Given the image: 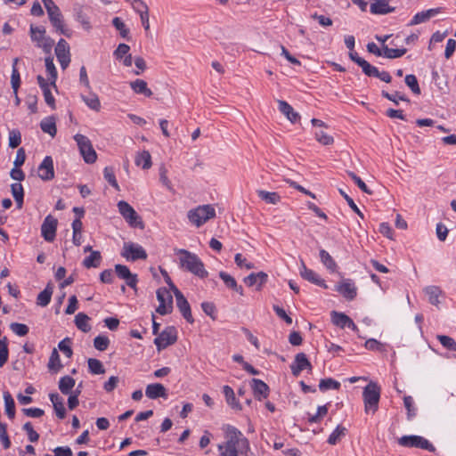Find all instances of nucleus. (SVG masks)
<instances>
[{
  "instance_id": "1",
  "label": "nucleus",
  "mask_w": 456,
  "mask_h": 456,
  "mask_svg": "<svg viewBox=\"0 0 456 456\" xmlns=\"http://www.w3.org/2000/svg\"><path fill=\"white\" fill-rule=\"evenodd\" d=\"M225 443L217 445L220 456H239L247 453L249 450L248 440L235 427L224 425L223 427Z\"/></svg>"
},
{
  "instance_id": "2",
  "label": "nucleus",
  "mask_w": 456,
  "mask_h": 456,
  "mask_svg": "<svg viewBox=\"0 0 456 456\" xmlns=\"http://www.w3.org/2000/svg\"><path fill=\"white\" fill-rule=\"evenodd\" d=\"M175 252L178 256L179 265L182 269L200 279L208 277V273L205 269L203 262L196 254L183 248L175 249Z\"/></svg>"
},
{
  "instance_id": "3",
  "label": "nucleus",
  "mask_w": 456,
  "mask_h": 456,
  "mask_svg": "<svg viewBox=\"0 0 456 456\" xmlns=\"http://www.w3.org/2000/svg\"><path fill=\"white\" fill-rule=\"evenodd\" d=\"M216 216V210L212 205H201L188 211L189 221L197 227L201 226Z\"/></svg>"
},
{
  "instance_id": "4",
  "label": "nucleus",
  "mask_w": 456,
  "mask_h": 456,
  "mask_svg": "<svg viewBox=\"0 0 456 456\" xmlns=\"http://www.w3.org/2000/svg\"><path fill=\"white\" fill-rule=\"evenodd\" d=\"M365 411L375 413L379 407L380 387L375 382H370L362 392Z\"/></svg>"
},
{
  "instance_id": "5",
  "label": "nucleus",
  "mask_w": 456,
  "mask_h": 456,
  "mask_svg": "<svg viewBox=\"0 0 456 456\" xmlns=\"http://www.w3.org/2000/svg\"><path fill=\"white\" fill-rule=\"evenodd\" d=\"M118 208L123 218L132 227L144 228L143 222L141 216L136 213L134 208L125 200H120L118 203Z\"/></svg>"
},
{
  "instance_id": "6",
  "label": "nucleus",
  "mask_w": 456,
  "mask_h": 456,
  "mask_svg": "<svg viewBox=\"0 0 456 456\" xmlns=\"http://www.w3.org/2000/svg\"><path fill=\"white\" fill-rule=\"evenodd\" d=\"M74 140L76 141L80 154L82 155L84 160L88 164H93L97 159V154L93 148L91 141L86 135L77 134L74 136Z\"/></svg>"
},
{
  "instance_id": "7",
  "label": "nucleus",
  "mask_w": 456,
  "mask_h": 456,
  "mask_svg": "<svg viewBox=\"0 0 456 456\" xmlns=\"http://www.w3.org/2000/svg\"><path fill=\"white\" fill-rule=\"evenodd\" d=\"M121 256L128 261L144 260L147 258V253L144 248L134 242L124 243Z\"/></svg>"
},
{
  "instance_id": "8",
  "label": "nucleus",
  "mask_w": 456,
  "mask_h": 456,
  "mask_svg": "<svg viewBox=\"0 0 456 456\" xmlns=\"http://www.w3.org/2000/svg\"><path fill=\"white\" fill-rule=\"evenodd\" d=\"M177 340V332L175 327H167L159 335L154 339L159 351L167 348L168 346L173 345Z\"/></svg>"
},
{
  "instance_id": "9",
  "label": "nucleus",
  "mask_w": 456,
  "mask_h": 456,
  "mask_svg": "<svg viewBox=\"0 0 456 456\" xmlns=\"http://www.w3.org/2000/svg\"><path fill=\"white\" fill-rule=\"evenodd\" d=\"M157 299L159 302L156 311L161 315H166L173 310V297L166 288H159L157 290Z\"/></svg>"
},
{
  "instance_id": "10",
  "label": "nucleus",
  "mask_w": 456,
  "mask_h": 456,
  "mask_svg": "<svg viewBox=\"0 0 456 456\" xmlns=\"http://www.w3.org/2000/svg\"><path fill=\"white\" fill-rule=\"evenodd\" d=\"M399 444L405 447H416L434 452V445L426 438L419 436H404L399 439Z\"/></svg>"
},
{
  "instance_id": "11",
  "label": "nucleus",
  "mask_w": 456,
  "mask_h": 456,
  "mask_svg": "<svg viewBox=\"0 0 456 456\" xmlns=\"http://www.w3.org/2000/svg\"><path fill=\"white\" fill-rule=\"evenodd\" d=\"M30 37L32 41L37 43L38 47L50 49L53 44L50 38L45 37V29L41 26H30Z\"/></svg>"
},
{
  "instance_id": "12",
  "label": "nucleus",
  "mask_w": 456,
  "mask_h": 456,
  "mask_svg": "<svg viewBox=\"0 0 456 456\" xmlns=\"http://www.w3.org/2000/svg\"><path fill=\"white\" fill-rule=\"evenodd\" d=\"M57 224H58V220L56 218H54L53 216H52L51 215H48L45 218V220L41 225V233H42L43 238L46 241L52 242L54 240L55 236H56Z\"/></svg>"
},
{
  "instance_id": "13",
  "label": "nucleus",
  "mask_w": 456,
  "mask_h": 456,
  "mask_svg": "<svg viewBox=\"0 0 456 456\" xmlns=\"http://www.w3.org/2000/svg\"><path fill=\"white\" fill-rule=\"evenodd\" d=\"M55 54L62 69H65L70 62L69 44L64 39H60L55 47Z\"/></svg>"
},
{
  "instance_id": "14",
  "label": "nucleus",
  "mask_w": 456,
  "mask_h": 456,
  "mask_svg": "<svg viewBox=\"0 0 456 456\" xmlns=\"http://www.w3.org/2000/svg\"><path fill=\"white\" fill-rule=\"evenodd\" d=\"M115 272L118 278L126 281L127 286L134 289H136L137 275L132 273L127 266L118 264L115 265Z\"/></svg>"
},
{
  "instance_id": "15",
  "label": "nucleus",
  "mask_w": 456,
  "mask_h": 456,
  "mask_svg": "<svg viewBox=\"0 0 456 456\" xmlns=\"http://www.w3.org/2000/svg\"><path fill=\"white\" fill-rule=\"evenodd\" d=\"M176 305L183 314V318L190 323H193L194 319L191 314V306L185 297L179 289H175Z\"/></svg>"
},
{
  "instance_id": "16",
  "label": "nucleus",
  "mask_w": 456,
  "mask_h": 456,
  "mask_svg": "<svg viewBox=\"0 0 456 456\" xmlns=\"http://www.w3.org/2000/svg\"><path fill=\"white\" fill-rule=\"evenodd\" d=\"M38 176L43 181H50L54 177L53 160L52 157L46 156L38 167Z\"/></svg>"
},
{
  "instance_id": "17",
  "label": "nucleus",
  "mask_w": 456,
  "mask_h": 456,
  "mask_svg": "<svg viewBox=\"0 0 456 456\" xmlns=\"http://www.w3.org/2000/svg\"><path fill=\"white\" fill-rule=\"evenodd\" d=\"M291 372L297 377L304 370H312V364L304 353H298L295 356L293 363L290 365Z\"/></svg>"
},
{
  "instance_id": "18",
  "label": "nucleus",
  "mask_w": 456,
  "mask_h": 456,
  "mask_svg": "<svg viewBox=\"0 0 456 456\" xmlns=\"http://www.w3.org/2000/svg\"><path fill=\"white\" fill-rule=\"evenodd\" d=\"M268 275L265 272L252 273L243 279L244 283L248 287L256 286V290H261L267 282Z\"/></svg>"
},
{
  "instance_id": "19",
  "label": "nucleus",
  "mask_w": 456,
  "mask_h": 456,
  "mask_svg": "<svg viewBox=\"0 0 456 456\" xmlns=\"http://www.w3.org/2000/svg\"><path fill=\"white\" fill-rule=\"evenodd\" d=\"M336 290L348 300H353L357 295V289L350 280L342 281L336 286Z\"/></svg>"
},
{
  "instance_id": "20",
  "label": "nucleus",
  "mask_w": 456,
  "mask_h": 456,
  "mask_svg": "<svg viewBox=\"0 0 456 456\" xmlns=\"http://www.w3.org/2000/svg\"><path fill=\"white\" fill-rule=\"evenodd\" d=\"M300 275L303 279L322 288H327L325 281L311 269H308L304 261H301Z\"/></svg>"
},
{
  "instance_id": "21",
  "label": "nucleus",
  "mask_w": 456,
  "mask_h": 456,
  "mask_svg": "<svg viewBox=\"0 0 456 456\" xmlns=\"http://www.w3.org/2000/svg\"><path fill=\"white\" fill-rule=\"evenodd\" d=\"M395 9L389 5V0H372L370 6V12L378 15L393 12Z\"/></svg>"
},
{
  "instance_id": "22",
  "label": "nucleus",
  "mask_w": 456,
  "mask_h": 456,
  "mask_svg": "<svg viewBox=\"0 0 456 456\" xmlns=\"http://www.w3.org/2000/svg\"><path fill=\"white\" fill-rule=\"evenodd\" d=\"M250 387L253 390L254 396L259 401L267 398L269 395V387L261 379H253Z\"/></svg>"
},
{
  "instance_id": "23",
  "label": "nucleus",
  "mask_w": 456,
  "mask_h": 456,
  "mask_svg": "<svg viewBox=\"0 0 456 456\" xmlns=\"http://www.w3.org/2000/svg\"><path fill=\"white\" fill-rule=\"evenodd\" d=\"M331 321L333 324L340 328H350L353 330H356V325L354 322L345 314L338 313L333 311L331 313Z\"/></svg>"
},
{
  "instance_id": "24",
  "label": "nucleus",
  "mask_w": 456,
  "mask_h": 456,
  "mask_svg": "<svg viewBox=\"0 0 456 456\" xmlns=\"http://www.w3.org/2000/svg\"><path fill=\"white\" fill-rule=\"evenodd\" d=\"M47 14L49 16V20H50L51 23L53 24V26L58 31H60L61 34L67 36L68 34L64 28L62 15H61V12L59 7L47 12Z\"/></svg>"
},
{
  "instance_id": "25",
  "label": "nucleus",
  "mask_w": 456,
  "mask_h": 456,
  "mask_svg": "<svg viewBox=\"0 0 456 456\" xmlns=\"http://www.w3.org/2000/svg\"><path fill=\"white\" fill-rule=\"evenodd\" d=\"M145 395L150 399H157L159 397H167L165 387L160 383L150 384L146 387Z\"/></svg>"
},
{
  "instance_id": "26",
  "label": "nucleus",
  "mask_w": 456,
  "mask_h": 456,
  "mask_svg": "<svg viewBox=\"0 0 456 456\" xmlns=\"http://www.w3.org/2000/svg\"><path fill=\"white\" fill-rule=\"evenodd\" d=\"M441 12V8L428 9L416 13L410 22L411 26L418 25L422 22L428 21L430 18L436 16Z\"/></svg>"
},
{
  "instance_id": "27",
  "label": "nucleus",
  "mask_w": 456,
  "mask_h": 456,
  "mask_svg": "<svg viewBox=\"0 0 456 456\" xmlns=\"http://www.w3.org/2000/svg\"><path fill=\"white\" fill-rule=\"evenodd\" d=\"M49 398L53 403L57 417L61 419H64L66 416V411L63 403V399L57 393L50 394Z\"/></svg>"
},
{
  "instance_id": "28",
  "label": "nucleus",
  "mask_w": 456,
  "mask_h": 456,
  "mask_svg": "<svg viewBox=\"0 0 456 456\" xmlns=\"http://www.w3.org/2000/svg\"><path fill=\"white\" fill-rule=\"evenodd\" d=\"M279 110L286 116V118L292 123L297 122L300 116L297 112L294 111L293 108L285 101L279 100Z\"/></svg>"
},
{
  "instance_id": "29",
  "label": "nucleus",
  "mask_w": 456,
  "mask_h": 456,
  "mask_svg": "<svg viewBox=\"0 0 456 456\" xmlns=\"http://www.w3.org/2000/svg\"><path fill=\"white\" fill-rule=\"evenodd\" d=\"M134 4H137V12L140 15L142 24L146 31L150 29L149 20V8L142 0H135Z\"/></svg>"
},
{
  "instance_id": "30",
  "label": "nucleus",
  "mask_w": 456,
  "mask_h": 456,
  "mask_svg": "<svg viewBox=\"0 0 456 456\" xmlns=\"http://www.w3.org/2000/svg\"><path fill=\"white\" fill-rule=\"evenodd\" d=\"M424 293L428 296V302L433 305H438L439 297L442 295L443 291L438 286H427L423 289Z\"/></svg>"
},
{
  "instance_id": "31",
  "label": "nucleus",
  "mask_w": 456,
  "mask_h": 456,
  "mask_svg": "<svg viewBox=\"0 0 456 456\" xmlns=\"http://www.w3.org/2000/svg\"><path fill=\"white\" fill-rule=\"evenodd\" d=\"M130 87L135 94H143L146 97H151L152 95V92L148 87L146 81L142 79H136L130 82Z\"/></svg>"
},
{
  "instance_id": "32",
  "label": "nucleus",
  "mask_w": 456,
  "mask_h": 456,
  "mask_svg": "<svg viewBox=\"0 0 456 456\" xmlns=\"http://www.w3.org/2000/svg\"><path fill=\"white\" fill-rule=\"evenodd\" d=\"M45 69L48 74V79L51 81V85L53 88H57L56 86V80H57V70L55 68V65L53 63V58L51 56H48L45 59Z\"/></svg>"
},
{
  "instance_id": "33",
  "label": "nucleus",
  "mask_w": 456,
  "mask_h": 456,
  "mask_svg": "<svg viewBox=\"0 0 456 456\" xmlns=\"http://www.w3.org/2000/svg\"><path fill=\"white\" fill-rule=\"evenodd\" d=\"M219 277L223 280L224 284L229 288L239 293L240 296L244 295L243 289L241 286L238 285L236 280L226 273L225 272H220Z\"/></svg>"
},
{
  "instance_id": "34",
  "label": "nucleus",
  "mask_w": 456,
  "mask_h": 456,
  "mask_svg": "<svg viewBox=\"0 0 456 456\" xmlns=\"http://www.w3.org/2000/svg\"><path fill=\"white\" fill-rule=\"evenodd\" d=\"M40 127L43 132L54 137L57 134L55 118L53 117H47L44 118L40 123Z\"/></svg>"
},
{
  "instance_id": "35",
  "label": "nucleus",
  "mask_w": 456,
  "mask_h": 456,
  "mask_svg": "<svg viewBox=\"0 0 456 456\" xmlns=\"http://www.w3.org/2000/svg\"><path fill=\"white\" fill-rule=\"evenodd\" d=\"M134 162L136 166L149 169L152 165L151 156L148 151H142L137 153Z\"/></svg>"
},
{
  "instance_id": "36",
  "label": "nucleus",
  "mask_w": 456,
  "mask_h": 456,
  "mask_svg": "<svg viewBox=\"0 0 456 456\" xmlns=\"http://www.w3.org/2000/svg\"><path fill=\"white\" fill-rule=\"evenodd\" d=\"M320 260L322 265L330 272L334 273L337 270V264L333 257L324 249L320 250Z\"/></svg>"
},
{
  "instance_id": "37",
  "label": "nucleus",
  "mask_w": 456,
  "mask_h": 456,
  "mask_svg": "<svg viewBox=\"0 0 456 456\" xmlns=\"http://www.w3.org/2000/svg\"><path fill=\"white\" fill-rule=\"evenodd\" d=\"M102 261V255L100 251H92L90 256L83 260V265L86 268H96L100 265Z\"/></svg>"
},
{
  "instance_id": "38",
  "label": "nucleus",
  "mask_w": 456,
  "mask_h": 456,
  "mask_svg": "<svg viewBox=\"0 0 456 456\" xmlns=\"http://www.w3.org/2000/svg\"><path fill=\"white\" fill-rule=\"evenodd\" d=\"M223 392H224V395L225 396L226 403L232 409H235V410H240L241 409L240 403L237 401V399L235 397V394L233 392V389L231 387L224 386L223 387Z\"/></svg>"
},
{
  "instance_id": "39",
  "label": "nucleus",
  "mask_w": 456,
  "mask_h": 456,
  "mask_svg": "<svg viewBox=\"0 0 456 456\" xmlns=\"http://www.w3.org/2000/svg\"><path fill=\"white\" fill-rule=\"evenodd\" d=\"M90 318L84 313H78L75 316V324L78 330L83 332H88L91 330V325L89 324Z\"/></svg>"
},
{
  "instance_id": "40",
  "label": "nucleus",
  "mask_w": 456,
  "mask_h": 456,
  "mask_svg": "<svg viewBox=\"0 0 456 456\" xmlns=\"http://www.w3.org/2000/svg\"><path fill=\"white\" fill-rule=\"evenodd\" d=\"M75 379L70 376H64L59 381V389L63 395H69L75 386Z\"/></svg>"
},
{
  "instance_id": "41",
  "label": "nucleus",
  "mask_w": 456,
  "mask_h": 456,
  "mask_svg": "<svg viewBox=\"0 0 456 456\" xmlns=\"http://www.w3.org/2000/svg\"><path fill=\"white\" fill-rule=\"evenodd\" d=\"M52 295L53 287L51 284H48L45 289L38 294L37 304L40 306H46L51 301Z\"/></svg>"
},
{
  "instance_id": "42",
  "label": "nucleus",
  "mask_w": 456,
  "mask_h": 456,
  "mask_svg": "<svg viewBox=\"0 0 456 456\" xmlns=\"http://www.w3.org/2000/svg\"><path fill=\"white\" fill-rule=\"evenodd\" d=\"M83 102L93 110L99 111L101 109V102L99 97L94 93H90L88 96L81 95Z\"/></svg>"
},
{
  "instance_id": "43",
  "label": "nucleus",
  "mask_w": 456,
  "mask_h": 456,
  "mask_svg": "<svg viewBox=\"0 0 456 456\" xmlns=\"http://www.w3.org/2000/svg\"><path fill=\"white\" fill-rule=\"evenodd\" d=\"M256 192L259 198L266 203L275 205L281 201V196L277 192H271L264 190H258Z\"/></svg>"
},
{
  "instance_id": "44",
  "label": "nucleus",
  "mask_w": 456,
  "mask_h": 456,
  "mask_svg": "<svg viewBox=\"0 0 456 456\" xmlns=\"http://www.w3.org/2000/svg\"><path fill=\"white\" fill-rule=\"evenodd\" d=\"M4 401L5 412L7 416L12 419L15 416V403L12 395L8 391L4 392Z\"/></svg>"
},
{
  "instance_id": "45",
  "label": "nucleus",
  "mask_w": 456,
  "mask_h": 456,
  "mask_svg": "<svg viewBox=\"0 0 456 456\" xmlns=\"http://www.w3.org/2000/svg\"><path fill=\"white\" fill-rule=\"evenodd\" d=\"M407 50L405 48L394 49L389 48L387 45H383V56L388 59L400 58L405 54Z\"/></svg>"
},
{
  "instance_id": "46",
  "label": "nucleus",
  "mask_w": 456,
  "mask_h": 456,
  "mask_svg": "<svg viewBox=\"0 0 456 456\" xmlns=\"http://www.w3.org/2000/svg\"><path fill=\"white\" fill-rule=\"evenodd\" d=\"M48 368L51 370L57 372L62 368V364L61 362L60 355L56 349H53L49 359Z\"/></svg>"
},
{
  "instance_id": "47",
  "label": "nucleus",
  "mask_w": 456,
  "mask_h": 456,
  "mask_svg": "<svg viewBox=\"0 0 456 456\" xmlns=\"http://www.w3.org/2000/svg\"><path fill=\"white\" fill-rule=\"evenodd\" d=\"M346 431L345 427L338 425L329 436L328 443L332 445L336 444L346 435Z\"/></svg>"
},
{
  "instance_id": "48",
  "label": "nucleus",
  "mask_w": 456,
  "mask_h": 456,
  "mask_svg": "<svg viewBox=\"0 0 456 456\" xmlns=\"http://www.w3.org/2000/svg\"><path fill=\"white\" fill-rule=\"evenodd\" d=\"M87 362L89 370L92 374L98 375L105 372V369L101 361L94 358H89Z\"/></svg>"
},
{
  "instance_id": "49",
  "label": "nucleus",
  "mask_w": 456,
  "mask_h": 456,
  "mask_svg": "<svg viewBox=\"0 0 456 456\" xmlns=\"http://www.w3.org/2000/svg\"><path fill=\"white\" fill-rule=\"evenodd\" d=\"M17 62H18V59L16 58L13 61L12 71V77H11V84H12V88L13 90V94H16L18 92V89L20 85V73L15 67Z\"/></svg>"
},
{
  "instance_id": "50",
  "label": "nucleus",
  "mask_w": 456,
  "mask_h": 456,
  "mask_svg": "<svg viewBox=\"0 0 456 456\" xmlns=\"http://www.w3.org/2000/svg\"><path fill=\"white\" fill-rule=\"evenodd\" d=\"M112 25L119 31V34L123 38L129 39V28H126V24L120 18L115 17L112 20Z\"/></svg>"
},
{
  "instance_id": "51",
  "label": "nucleus",
  "mask_w": 456,
  "mask_h": 456,
  "mask_svg": "<svg viewBox=\"0 0 456 456\" xmlns=\"http://www.w3.org/2000/svg\"><path fill=\"white\" fill-rule=\"evenodd\" d=\"M9 350L7 338L0 339V367H3L8 361Z\"/></svg>"
},
{
  "instance_id": "52",
  "label": "nucleus",
  "mask_w": 456,
  "mask_h": 456,
  "mask_svg": "<svg viewBox=\"0 0 456 456\" xmlns=\"http://www.w3.org/2000/svg\"><path fill=\"white\" fill-rule=\"evenodd\" d=\"M314 137L317 142L322 145H331L334 142V139L331 135L328 134L323 128L314 133Z\"/></svg>"
},
{
  "instance_id": "53",
  "label": "nucleus",
  "mask_w": 456,
  "mask_h": 456,
  "mask_svg": "<svg viewBox=\"0 0 456 456\" xmlns=\"http://www.w3.org/2000/svg\"><path fill=\"white\" fill-rule=\"evenodd\" d=\"M103 176L105 180L117 191H119V185L116 180L114 170L111 167H106L103 170Z\"/></svg>"
},
{
  "instance_id": "54",
  "label": "nucleus",
  "mask_w": 456,
  "mask_h": 456,
  "mask_svg": "<svg viewBox=\"0 0 456 456\" xmlns=\"http://www.w3.org/2000/svg\"><path fill=\"white\" fill-rule=\"evenodd\" d=\"M339 387L340 383L330 378L321 379L319 383V388L322 391H325L328 389H338Z\"/></svg>"
},
{
  "instance_id": "55",
  "label": "nucleus",
  "mask_w": 456,
  "mask_h": 456,
  "mask_svg": "<svg viewBox=\"0 0 456 456\" xmlns=\"http://www.w3.org/2000/svg\"><path fill=\"white\" fill-rule=\"evenodd\" d=\"M405 84L407 85V86L410 87V89L411 90V92L415 94H420V87L419 86V83H418V80H417V77L414 76V75H407L405 77Z\"/></svg>"
},
{
  "instance_id": "56",
  "label": "nucleus",
  "mask_w": 456,
  "mask_h": 456,
  "mask_svg": "<svg viewBox=\"0 0 456 456\" xmlns=\"http://www.w3.org/2000/svg\"><path fill=\"white\" fill-rule=\"evenodd\" d=\"M436 338L443 346L449 350L456 351V342L452 338L445 335H437Z\"/></svg>"
},
{
  "instance_id": "57",
  "label": "nucleus",
  "mask_w": 456,
  "mask_h": 456,
  "mask_svg": "<svg viewBox=\"0 0 456 456\" xmlns=\"http://www.w3.org/2000/svg\"><path fill=\"white\" fill-rule=\"evenodd\" d=\"M110 345V339L106 336L99 335L94 339V346L99 351H105Z\"/></svg>"
},
{
  "instance_id": "58",
  "label": "nucleus",
  "mask_w": 456,
  "mask_h": 456,
  "mask_svg": "<svg viewBox=\"0 0 456 456\" xmlns=\"http://www.w3.org/2000/svg\"><path fill=\"white\" fill-rule=\"evenodd\" d=\"M71 340L69 338L62 339L59 344V349L68 357L70 358L73 354V351L71 348Z\"/></svg>"
},
{
  "instance_id": "59",
  "label": "nucleus",
  "mask_w": 456,
  "mask_h": 456,
  "mask_svg": "<svg viewBox=\"0 0 456 456\" xmlns=\"http://www.w3.org/2000/svg\"><path fill=\"white\" fill-rule=\"evenodd\" d=\"M21 142L20 133L18 130H12L9 133V146L12 149L17 148Z\"/></svg>"
},
{
  "instance_id": "60",
  "label": "nucleus",
  "mask_w": 456,
  "mask_h": 456,
  "mask_svg": "<svg viewBox=\"0 0 456 456\" xmlns=\"http://www.w3.org/2000/svg\"><path fill=\"white\" fill-rule=\"evenodd\" d=\"M12 332L18 336H26L28 333V327L26 324L12 322L10 325Z\"/></svg>"
},
{
  "instance_id": "61",
  "label": "nucleus",
  "mask_w": 456,
  "mask_h": 456,
  "mask_svg": "<svg viewBox=\"0 0 456 456\" xmlns=\"http://www.w3.org/2000/svg\"><path fill=\"white\" fill-rule=\"evenodd\" d=\"M382 96L387 98V100L398 104V101L409 102V99L406 98L403 94H401L399 92H395L394 94H388L386 91H382Z\"/></svg>"
},
{
  "instance_id": "62",
  "label": "nucleus",
  "mask_w": 456,
  "mask_h": 456,
  "mask_svg": "<svg viewBox=\"0 0 456 456\" xmlns=\"http://www.w3.org/2000/svg\"><path fill=\"white\" fill-rule=\"evenodd\" d=\"M130 46L126 44H119L118 48L114 51V56L117 60H122L125 56L129 54Z\"/></svg>"
},
{
  "instance_id": "63",
  "label": "nucleus",
  "mask_w": 456,
  "mask_h": 456,
  "mask_svg": "<svg viewBox=\"0 0 456 456\" xmlns=\"http://www.w3.org/2000/svg\"><path fill=\"white\" fill-rule=\"evenodd\" d=\"M23 429L27 432L28 440L31 443H35L39 439V435L34 430L30 422H26L23 425Z\"/></svg>"
},
{
  "instance_id": "64",
  "label": "nucleus",
  "mask_w": 456,
  "mask_h": 456,
  "mask_svg": "<svg viewBox=\"0 0 456 456\" xmlns=\"http://www.w3.org/2000/svg\"><path fill=\"white\" fill-rule=\"evenodd\" d=\"M348 175L354 180V182L358 185V187L367 194H372V191L367 187L365 183L357 176L354 172H348Z\"/></svg>"
}]
</instances>
